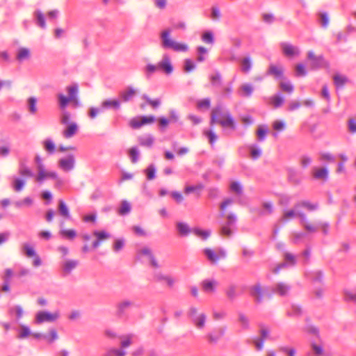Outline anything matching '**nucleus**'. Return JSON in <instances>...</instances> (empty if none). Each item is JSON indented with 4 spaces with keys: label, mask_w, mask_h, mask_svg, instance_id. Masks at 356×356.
<instances>
[{
    "label": "nucleus",
    "mask_w": 356,
    "mask_h": 356,
    "mask_svg": "<svg viewBox=\"0 0 356 356\" xmlns=\"http://www.w3.org/2000/svg\"><path fill=\"white\" fill-rule=\"evenodd\" d=\"M219 124L222 127H229L232 129H236L234 118L229 110L225 109L221 104L215 106L211 113L210 124Z\"/></svg>",
    "instance_id": "1"
},
{
    "label": "nucleus",
    "mask_w": 356,
    "mask_h": 356,
    "mask_svg": "<svg viewBox=\"0 0 356 356\" xmlns=\"http://www.w3.org/2000/svg\"><path fill=\"white\" fill-rule=\"evenodd\" d=\"M170 29H165L161 33L162 47L164 49H172L177 52H186L188 47L185 43L177 42L170 38Z\"/></svg>",
    "instance_id": "2"
},
{
    "label": "nucleus",
    "mask_w": 356,
    "mask_h": 356,
    "mask_svg": "<svg viewBox=\"0 0 356 356\" xmlns=\"http://www.w3.org/2000/svg\"><path fill=\"white\" fill-rule=\"evenodd\" d=\"M66 90L68 93V97L61 93L57 95L58 106L60 109L66 108L71 100H76V98L78 97L79 86L76 83L67 86Z\"/></svg>",
    "instance_id": "3"
},
{
    "label": "nucleus",
    "mask_w": 356,
    "mask_h": 356,
    "mask_svg": "<svg viewBox=\"0 0 356 356\" xmlns=\"http://www.w3.org/2000/svg\"><path fill=\"white\" fill-rule=\"evenodd\" d=\"M188 316L197 329H202L205 325L207 316L204 313L197 314L195 307H191L188 312Z\"/></svg>",
    "instance_id": "4"
},
{
    "label": "nucleus",
    "mask_w": 356,
    "mask_h": 356,
    "mask_svg": "<svg viewBox=\"0 0 356 356\" xmlns=\"http://www.w3.org/2000/svg\"><path fill=\"white\" fill-rule=\"evenodd\" d=\"M203 253L212 264L217 263L218 260L225 259L227 256L225 250L221 248H218L216 251L210 248H205L203 250Z\"/></svg>",
    "instance_id": "5"
},
{
    "label": "nucleus",
    "mask_w": 356,
    "mask_h": 356,
    "mask_svg": "<svg viewBox=\"0 0 356 356\" xmlns=\"http://www.w3.org/2000/svg\"><path fill=\"white\" fill-rule=\"evenodd\" d=\"M59 317V313L56 312L54 313H49L46 311H41L37 313L35 316V321L37 323L40 324L44 322H54Z\"/></svg>",
    "instance_id": "6"
},
{
    "label": "nucleus",
    "mask_w": 356,
    "mask_h": 356,
    "mask_svg": "<svg viewBox=\"0 0 356 356\" xmlns=\"http://www.w3.org/2000/svg\"><path fill=\"white\" fill-rule=\"evenodd\" d=\"M158 72H162L167 75L171 74L173 72V66L168 55H163L162 59L157 63Z\"/></svg>",
    "instance_id": "7"
},
{
    "label": "nucleus",
    "mask_w": 356,
    "mask_h": 356,
    "mask_svg": "<svg viewBox=\"0 0 356 356\" xmlns=\"http://www.w3.org/2000/svg\"><path fill=\"white\" fill-rule=\"evenodd\" d=\"M284 261L278 264L273 270V272L275 274L278 273L281 269L289 266H293L296 264V257L289 252H286L284 255Z\"/></svg>",
    "instance_id": "8"
},
{
    "label": "nucleus",
    "mask_w": 356,
    "mask_h": 356,
    "mask_svg": "<svg viewBox=\"0 0 356 356\" xmlns=\"http://www.w3.org/2000/svg\"><path fill=\"white\" fill-rule=\"evenodd\" d=\"M227 222L220 229V234L222 236H230L232 234V227L234 226L236 222V216L231 213L227 216Z\"/></svg>",
    "instance_id": "9"
},
{
    "label": "nucleus",
    "mask_w": 356,
    "mask_h": 356,
    "mask_svg": "<svg viewBox=\"0 0 356 356\" xmlns=\"http://www.w3.org/2000/svg\"><path fill=\"white\" fill-rule=\"evenodd\" d=\"M75 166V158L73 154H68L66 157L58 161V167L65 172L71 171Z\"/></svg>",
    "instance_id": "10"
},
{
    "label": "nucleus",
    "mask_w": 356,
    "mask_h": 356,
    "mask_svg": "<svg viewBox=\"0 0 356 356\" xmlns=\"http://www.w3.org/2000/svg\"><path fill=\"white\" fill-rule=\"evenodd\" d=\"M307 58L311 60L310 67L312 70H318L323 67L325 60L323 56H315L312 51L307 53Z\"/></svg>",
    "instance_id": "11"
},
{
    "label": "nucleus",
    "mask_w": 356,
    "mask_h": 356,
    "mask_svg": "<svg viewBox=\"0 0 356 356\" xmlns=\"http://www.w3.org/2000/svg\"><path fill=\"white\" fill-rule=\"evenodd\" d=\"M267 75L273 76L276 79H281L284 77V68L281 65L270 64L266 72Z\"/></svg>",
    "instance_id": "12"
},
{
    "label": "nucleus",
    "mask_w": 356,
    "mask_h": 356,
    "mask_svg": "<svg viewBox=\"0 0 356 356\" xmlns=\"http://www.w3.org/2000/svg\"><path fill=\"white\" fill-rule=\"evenodd\" d=\"M283 54L286 56H298L300 54V51L297 47L292 45L287 42H282L280 44Z\"/></svg>",
    "instance_id": "13"
},
{
    "label": "nucleus",
    "mask_w": 356,
    "mask_h": 356,
    "mask_svg": "<svg viewBox=\"0 0 356 356\" xmlns=\"http://www.w3.org/2000/svg\"><path fill=\"white\" fill-rule=\"evenodd\" d=\"M298 215L300 218V224L306 231L313 233L318 229V222L316 225L311 224L307 221V216L305 213H298Z\"/></svg>",
    "instance_id": "14"
},
{
    "label": "nucleus",
    "mask_w": 356,
    "mask_h": 356,
    "mask_svg": "<svg viewBox=\"0 0 356 356\" xmlns=\"http://www.w3.org/2000/svg\"><path fill=\"white\" fill-rule=\"evenodd\" d=\"M291 290V286L284 283L278 282L272 286V291L281 296H286Z\"/></svg>",
    "instance_id": "15"
},
{
    "label": "nucleus",
    "mask_w": 356,
    "mask_h": 356,
    "mask_svg": "<svg viewBox=\"0 0 356 356\" xmlns=\"http://www.w3.org/2000/svg\"><path fill=\"white\" fill-rule=\"evenodd\" d=\"M136 95V90L131 86H128L125 90L119 93V97L122 102L131 101Z\"/></svg>",
    "instance_id": "16"
},
{
    "label": "nucleus",
    "mask_w": 356,
    "mask_h": 356,
    "mask_svg": "<svg viewBox=\"0 0 356 356\" xmlns=\"http://www.w3.org/2000/svg\"><path fill=\"white\" fill-rule=\"evenodd\" d=\"M154 281L159 282H165L166 284L170 287H172L175 282V280L174 278H172L170 276L165 275L161 272H157V273H154Z\"/></svg>",
    "instance_id": "17"
},
{
    "label": "nucleus",
    "mask_w": 356,
    "mask_h": 356,
    "mask_svg": "<svg viewBox=\"0 0 356 356\" xmlns=\"http://www.w3.org/2000/svg\"><path fill=\"white\" fill-rule=\"evenodd\" d=\"M66 128L63 131V136L65 138L73 137L79 131V127L74 122L66 124Z\"/></svg>",
    "instance_id": "18"
},
{
    "label": "nucleus",
    "mask_w": 356,
    "mask_h": 356,
    "mask_svg": "<svg viewBox=\"0 0 356 356\" xmlns=\"http://www.w3.org/2000/svg\"><path fill=\"white\" fill-rule=\"evenodd\" d=\"M202 289L206 293H213L218 286V282L214 279L204 280L202 282Z\"/></svg>",
    "instance_id": "19"
},
{
    "label": "nucleus",
    "mask_w": 356,
    "mask_h": 356,
    "mask_svg": "<svg viewBox=\"0 0 356 356\" xmlns=\"http://www.w3.org/2000/svg\"><path fill=\"white\" fill-rule=\"evenodd\" d=\"M254 86L251 83H243L242 84L238 90V93L241 97H250L252 96L253 92H254Z\"/></svg>",
    "instance_id": "20"
},
{
    "label": "nucleus",
    "mask_w": 356,
    "mask_h": 356,
    "mask_svg": "<svg viewBox=\"0 0 356 356\" xmlns=\"http://www.w3.org/2000/svg\"><path fill=\"white\" fill-rule=\"evenodd\" d=\"M134 302L129 300H124L122 302H119L117 305V313L118 315L122 316L126 312L127 309H129L131 306H133Z\"/></svg>",
    "instance_id": "21"
},
{
    "label": "nucleus",
    "mask_w": 356,
    "mask_h": 356,
    "mask_svg": "<svg viewBox=\"0 0 356 356\" xmlns=\"http://www.w3.org/2000/svg\"><path fill=\"white\" fill-rule=\"evenodd\" d=\"M79 264L77 260L68 259L62 264V269L65 275H69L71 273Z\"/></svg>",
    "instance_id": "22"
},
{
    "label": "nucleus",
    "mask_w": 356,
    "mask_h": 356,
    "mask_svg": "<svg viewBox=\"0 0 356 356\" xmlns=\"http://www.w3.org/2000/svg\"><path fill=\"white\" fill-rule=\"evenodd\" d=\"M250 295L255 298V301L257 303H260L262 301L263 293L262 289L259 284H255L250 289Z\"/></svg>",
    "instance_id": "23"
},
{
    "label": "nucleus",
    "mask_w": 356,
    "mask_h": 356,
    "mask_svg": "<svg viewBox=\"0 0 356 356\" xmlns=\"http://www.w3.org/2000/svg\"><path fill=\"white\" fill-rule=\"evenodd\" d=\"M333 81L337 89H341L349 81V80L346 76L337 74L333 76Z\"/></svg>",
    "instance_id": "24"
},
{
    "label": "nucleus",
    "mask_w": 356,
    "mask_h": 356,
    "mask_svg": "<svg viewBox=\"0 0 356 356\" xmlns=\"http://www.w3.org/2000/svg\"><path fill=\"white\" fill-rule=\"evenodd\" d=\"M138 141L141 146L151 147L154 142V138L151 134L139 136Z\"/></svg>",
    "instance_id": "25"
},
{
    "label": "nucleus",
    "mask_w": 356,
    "mask_h": 356,
    "mask_svg": "<svg viewBox=\"0 0 356 356\" xmlns=\"http://www.w3.org/2000/svg\"><path fill=\"white\" fill-rule=\"evenodd\" d=\"M313 177L316 179L326 181L328 179V170L325 168H314Z\"/></svg>",
    "instance_id": "26"
},
{
    "label": "nucleus",
    "mask_w": 356,
    "mask_h": 356,
    "mask_svg": "<svg viewBox=\"0 0 356 356\" xmlns=\"http://www.w3.org/2000/svg\"><path fill=\"white\" fill-rule=\"evenodd\" d=\"M102 108H113L118 110L120 108V101L118 99H106L102 103Z\"/></svg>",
    "instance_id": "27"
},
{
    "label": "nucleus",
    "mask_w": 356,
    "mask_h": 356,
    "mask_svg": "<svg viewBox=\"0 0 356 356\" xmlns=\"http://www.w3.org/2000/svg\"><path fill=\"white\" fill-rule=\"evenodd\" d=\"M58 212L65 219H70L71 216L69 209L65 202L62 200L58 201Z\"/></svg>",
    "instance_id": "28"
},
{
    "label": "nucleus",
    "mask_w": 356,
    "mask_h": 356,
    "mask_svg": "<svg viewBox=\"0 0 356 356\" xmlns=\"http://www.w3.org/2000/svg\"><path fill=\"white\" fill-rule=\"evenodd\" d=\"M18 173L23 177H33L34 174L23 162L19 163Z\"/></svg>",
    "instance_id": "29"
},
{
    "label": "nucleus",
    "mask_w": 356,
    "mask_h": 356,
    "mask_svg": "<svg viewBox=\"0 0 356 356\" xmlns=\"http://www.w3.org/2000/svg\"><path fill=\"white\" fill-rule=\"evenodd\" d=\"M34 17L35 19V23L38 26H39L42 29L46 28V22L45 17L44 14L40 10H36L34 12Z\"/></svg>",
    "instance_id": "30"
},
{
    "label": "nucleus",
    "mask_w": 356,
    "mask_h": 356,
    "mask_svg": "<svg viewBox=\"0 0 356 356\" xmlns=\"http://www.w3.org/2000/svg\"><path fill=\"white\" fill-rule=\"evenodd\" d=\"M177 229L181 236H186L191 232L188 225L183 222H179L177 223Z\"/></svg>",
    "instance_id": "31"
},
{
    "label": "nucleus",
    "mask_w": 356,
    "mask_h": 356,
    "mask_svg": "<svg viewBox=\"0 0 356 356\" xmlns=\"http://www.w3.org/2000/svg\"><path fill=\"white\" fill-rule=\"evenodd\" d=\"M252 63L250 56L245 57L241 62V70L245 73L248 74L252 69Z\"/></svg>",
    "instance_id": "32"
},
{
    "label": "nucleus",
    "mask_w": 356,
    "mask_h": 356,
    "mask_svg": "<svg viewBox=\"0 0 356 356\" xmlns=\"http://www.w3.org/2000/svg\"><path fill=\"white\" fill-rule=\"evenodd\" d=\"M211 85L214 87H220L222 86V79L220 73L216 71L214 74L209 76Z\"/></svg>",
    "instance_id": "33"
},
{
    "label": "nucleus",
    "mask_w": 356,
    "mask_h": 356,
    "mask_svg": "<svg viewBox=\"0 0 356 356\" xmlns=\"http://www.w3.org/2000/svg\"><path fill=\"white\" fill-rule=\"evenodd\" d=\"M131 204L127 200H122L121 202V204L118 211V213L120 216H126L131 212Z\"/></svg>",
    "instance_id": "34"
},
{
    "label": "nucleus",
    "mask_w": 356,
    "mask_h": 356,
    "mask_svg": "<svg viewBox=\"0 0 356 356\" xmlns=\"http://www.w3.org/2000/svg\"><path fill=\"white\" fill-rule=\"evenodd\" d=\"M25 184V180L19 177H14L11 186L14 191L16 192H19L24 188Z\"/></svg>",
    "instance_id": "35"
},
{
    "label": "nucleus",
    "mask_w": 356,
    "mask_h": 356,
    "mask_svg": "<svg viewBox=\"0 0 356 356\" xmlns=\"http://www.w3.org/2000/svg\"><path fill=\"white\" fill-rule=\"evenodd\" d=\"M225 294L230 300H234L238 296L237 293V286L235 284L228 286L225 291Z\"/></svg>",
    "instance_id": "36"
},
{
    "label": "nucleus",
    "mask_w": 356,
    "mask_h": 356,
    "mask_svg": "<svg viewBox=\"0 0 356 356\" xmlns=\"http://www.w3.org/2000/svg\"><path fill=\"white\" fill-rule=\"evenodd\" d=\"M299 207H303L309 211H314L318 209V203H312L309 201H302L296 204L295 205V209H298Z\"/></svg>",
    "instance_id": "37"
},
{
    "label": "nucleus",
    "mask_w": 356,
    "mask_h": 356,
    "mask_svg": "<svg viewBox=\"0 0 356 356\" xmlns=\"http://www.w3.org/2000/svg\"><path fill=\"white\" fill-rule=\"evenodd\" d=\"M288 178L289 180L294 184H299L301 182V179L298 175V172L293 169L289 170Z\"/></svg>",
    "instance_id": "38"
},
{
    "label": "nucleus",
    "mask_w": 356,
    "mask_h": 356,
    "mask_svg": "<svg viewBox=\"0 0 356 356\" xmlns=\"http://www.w3.org/2000/svg\"><path fill=\"white\" fill-rule=\"evenodd\" d=\"M129 156L133 163L138 161L140 157V152L137 147H132L129 149Z\"/></svg>",
    "instance_id": "39"
},
{
    "label": "nucleus",
    "mask_w": 356,
    "mask_h": 356,
    "mask_svg": "<svg viewBox=\"0 0 356 356\" xmlns=\"http://www.w3.org/2000/svg\"><path fill=\"white\" fill-rule=\"evenodd\" d=\"M43 145L44 149L49 153L50 154H52L55 152L56 150V146L53 140L50 138H47L43 142Z\"/></svg>",
    "instance_id": "40"
},
{
    "label": "nucleus",
    "mask_w": 356,
    "mask_h": 356,
    "mask_svg": "<svg viewBox=\"0 0 356 356\" xmlns=\"http://www.w3.org/2000/svg\"><path fill=\"white\" fill-rule=\"evenodd\" d=\"M30 57V51L26 48H20L17 54V59L19 61H22L29 59Z\"/></svg>",
    "instance_id": "41"
},
{
    "label": "nucleus",
    "mask_w": 356,
    "mask_h": 356,
    "mask_svg": "<svg viewBox=\"0 0 356 356\" xmlns=\"http://www.w3.org/2000/svg\"><path fill=\"white\" fill-rule=\"evenodd\" d=\"M302 314L301 307L297 305H292L288 309L287 314L289 316H299Z\"/></svg>",
    "instance_id": "42"
},
{
    "label": "nucleus",
    "mask_w": 356,
    "mask_h": 356,
    "mask_svg": "<svg viewBox=\"0 0 356 356\" xmlns=\"http://www.w3.org/2000/svg\"><path fill=\"white\" fill-rule=\"evenodd\" d=\"M142 99H144L149 106L156 108L161 105L160 99H151L146 94L142 95Z\"/></svg>",
    "instance_id": "43"
},
{
    "label": "nucleus",
    "mask_w": 356,
    "mask_h": 356,
    "mask_svg": "<svg viewBox=\"0 0 356 356\" xmlns=\"http://www.w3.org/2000/svg\"><path fill=\"white\" fill-rule=\"evenodd\" d=\"M280 87L282 91L288 92L289 94L292 93L294 90V86L289 81L281 82L280 83Z\"/></svg>",
    "instance_id": "44"
},
{
    "label": "nucleus",
    "mask_w": 356,
    "mask_h": 356,
    "mask_svg": "<svg viewBox=\"0 0 356 356\" xmlns=\"http://www.w3.org/2000/svg\"><path fill=\"white\" fill-rule=\"evenodd\" d=\"M22 252L28 257H32L36 254V252H35V250H34V248L28 243H24L22 245Z\"/></svg>",
    "instance_id": "45"
},
{
    "label": "nucleus",
    "mask_w": 356,
    "mask_h": 356,
    "mask_svg": "<svg viewBox=\"0 0 356 356\" xmlns=\"http://www.w3.org/2000/svg\"><path fill=\"white\" fill-rule=\"evenodd\" d=\"M238 321L241 324V326L244 330H248L250 327L249 319L243 313L238 314Z\"/></svg>",
    "instance_id": "46"
},
{
    "label": "nucleus",
    "mask_w": 356,
    "mask_h": 356,
    "mask_svg": "<svg viewBox=\"0 0 356 356\" xmlns=\"http://www.w3.org/2000/svg\"><path fill=\"white\" fill-rule=\"evenodd\" d=\"M29 111L31 114H35L37 112V99L34 97H31L28 99Z\"/></svg>",
    "instance_id": "47"
},
{
    "label": "nucleus",
    "mask_w": 356,
    "mask_h": 356,
    "mask_svg": "<svg viewBox=\"0 0 356 356\" xmlns=\"http://www.w3.org/2000/svg\"><path fill=\"white\" fill-rule=\"evenodd\" d=\"M133 337L134 335L131 334L120 337V338L122 339V348H126L129 347L132 343L131 339L133 338Z\"/></svg>",
    "instance_id": "48"
},
{
    "label": "nucleus",
    "mask_w": 356,
    "mask_h": 356,
    "mask_svg": "<svg viewBox=\"0 0 356 356\" xmlns=\"http://www.w3.org/2000/svg\"><path fill=\"white\" fill-rule=\"evenodd\" d=\"M264 210L259 212V215L264 216L267 214H271L273 211V206L271 202H264L262 204Z\"/></svg>",
    "instance_id": "49"
},
{
    "label": "nucleus",
    "mask_w": 356,
    "mask_h": 356,
    "mask_svg": "<svg viewBox=\"0 0 356 356\" xmlns=\"http://www.w3.org/2000/svg\"><path fill=\"white\" fill-rule=\"evenodd\" d=\"M259 327H260V330H259L260 337H259L258 339H262L263 341H265V340L267 339L270 337V330L268 327H266L263 324H260Z\"/></svg>",
    "instance_id": "50"
},
{
    "label": "nucleus",
    "mask_w": 356,
    "mask_h": 356,
    "mask_svg": "<svg viewBox=\"0 0 356 356\" xmlns=\"http://www.w3.org/2000/svg\"><path fill=\"white\" fill-rule=\"evenodd\" d=\"M62 110L63 112L60 115V123L65 125L68 124L69 123L71 122V113L69 111H66L65 108Z\"/></svg>",
    "instance_id": "51"
},
{
    "label": "nucleus",
    "mask_w": 356,
    "mask_h": 356,
    "mask_svg": "<svg viewBox=\"0 0 356 356\" xmlns=\"http://www.w3.org/2000/svg\"><path fill=\"white\" fill-rule=\"evenodd\" d=\"M202 40L204 42L207 44H213L214 43V36L211 31H208L204 32L202 34Z\"/></svg>",
    "instance_id": "52"
},
{
    "label": "nucleus",
    "mask_w": 356,
    "mask_h": 356,
    "mask_svg": "<svg viewBox=\"0 0 356 356\" xmlns=\"http://www.w3.org/2000/svg\"><path fill=\"white\" fill-rule=\"evenodd\" d=\"M284 102V97L280 94L271 97V102L275 108L280 107L283 104Z\"/></svg>",
    "instance_id": "53"
},
{
    "label": "nucleus",
    "mask_w": 356,
    "mask_h": 356,
    "mask_svg": "<svg viewBox=\"0 0 356 356\" xmlns=\"http://www.w3.org/2000/svg\"><path fill=\"white\" fill-rule=\"evenodd\" d=\"M147 78H149L154 73L158 72L157 64H147L145 68Z\"/></svg>",
    "instance_id": "54"
},
{
    "label": "nucleus",
    "mask_w": 356,
    "mask_h": 356,
    "mask_svg": "<svg viewBox=\"0 0 356 356\" xmlns=\"http://www.w3.org/2000/svg\"><path fill=\"white\" fill-rule=\"evenodd\" d=\"M225 333V329H220L219 334L217 335L213 334H209L207 339L210 343H216Z\"/></svg>",
    "instance_id": "55"
},
{
    "label": "nucleus",
    "mask_w": 356,
    "mask_h": 356,
    "mask_svg": "<svg viewBox=\"0 0 356 356\" xmlns=\"http://www.w3.org/2000/svg\"><path fill=\"white\" fill-rule=\"evenodd\" d=\"M60 234L70 240L74 239L76 236V232L74 229H62Z\"/></svg>",
    "instance_id": "56"
},
{
    "label": "nucleus",
    "mask_w": 356,
    "mask_h": 356,
    "mask_svg": "<svg viewBox=\"0 0 356 356\" xmlns=\"http://www.w3.org/2000/svg\"><path fill=\"white\" fill-rule=\"evenodd\" d=\"M195 67H196V65L192 60H191L189 58L185 59L184 70L186 72H190L194 70L195 69Z\"/></svg>",
    "instance_id": "57"
},
{
    "label": "nucleus",
    "mask_w": 356,
    "mask_h": 356,
    "mask_svg": "<svg viewBox=\"0 0 356 356\" xmlns=\"http://www.w3.org/2000/svg\"><path fill=\"white\" fill-rule=\"evenodd\" d=\"M145 171L147 179L152 180L156 177V168L154 164H150Z\"/></svg>",
    "instance_id": "58"
},
{
    "label": "nucleus",
    "mask_w": 356,
    "mask_h": 356,
    "mask_svg": "<svg viewBox=\"0 0 356 356\" xmlns=\"http://www.w3.org/2000/svg\"><path fill=\"white\" fill-rule=\"evenodd\" d=\"M93 235L97 237L101 242L111 237L110 234L105 231H95Z\"/></svg>",
    "instance_id": "59"
},
{
    "label": "nucleus",
    "mask_w": 356,
    "mask_h": 356,
    "mask_svg": "<svg viewBox=\"0 0 356 356\" xmlns=\"http://www.w3.org/2000/svg\"><path fill=\"white\" fill-rule=\"evenodd\" d=\"M9 312L10 314H15L17 319H19L23 316V309L21 306L16 305L10 309Z\"/></svg>",
    "instance_id": "60"
},
{
    "label": "nucleus",
    "mask_w": 356,
    "mask_h": 356,
    "mask_svg": "<svg viewBox=\"0 0 356 356\" xmlns=\"http://www.w3.org/2000/svg\"><path fill=\"white\" fill-rule=\"evenodd\" d=\"M300 163L303 168H306L312 163V159L308 155H302L300 157Z\"/></svg>",
    "instance_id": "61"
},
{
    "label": "nucleus",
    "mask_w": 356,
    "mask_h": 356,
    "mask_svg": "<svg viewBox=\"0 0 356 356\" xmlns=\"http://www.w3.org/2000/svg\"><path fill=\"white\" fill-rule=\"evenodd\" d=\"M307 74V70L305 66L299 63L296 66V76H305Z\"/></svg>",
    "instance_id": "62"
},
{
    "label": "nucleus",
    "mask_w": 356,
    "mask_h": 356,
    "mask_svg": "<svg viewBox=\"0 0 356 356\" xmlns=\"http://www.w3.org/2000/svg\"><path fill=\"white\" fill-rule=\"evenodd\" d=\"M345 300L356 303V291H346L344 294Z\"/></svg>",
    "instance_id": "63"
},
{
    "label": "nucleus",
    "mask_w": 356,
    "mask_h": 356,
    "mask_svg": "<svg viewBox=\"0 0 356 356\" xmlns=\"http://www.w3.org/2000/svg\"><path fill=\"white\" fill-rule=\"evenodd\" d=\"M348 129L351 134H356V120L350 118L347 122Z\"/></svg>",
    "instance_id": "64"
}]
</instances>
